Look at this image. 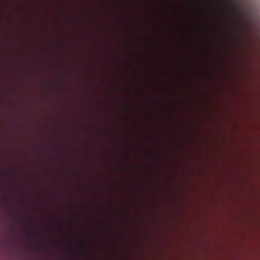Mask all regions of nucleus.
Here are the masks:
<instances>
[{"mask_svg": "<svg viewBox=\"0 0 260 260\" xmlns=\"http://www.w3.org/2000/svg\"><path fill=\"white\" fill-rule=\"evenodd\" d=\"M233 9H234V11L236 13H239L240 9L239 8V7H238L237 6H236L235 7H234Z\"/></svg>", "mask_w": 260, "mask_h": 260, "instance_id": "1", "label": "nucleus"}]
</instances>
